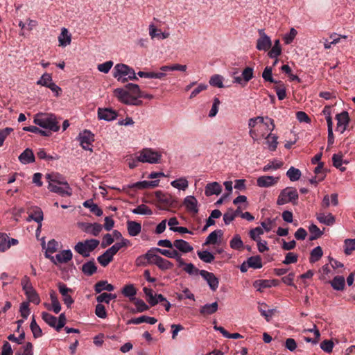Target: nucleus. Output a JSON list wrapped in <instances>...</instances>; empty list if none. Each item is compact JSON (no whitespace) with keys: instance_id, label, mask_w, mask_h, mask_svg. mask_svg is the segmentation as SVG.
<instances>
[{"instance_id":"1","label":"nucleus","mask_w":355,"mask_h":355,"mask_svg":"<svg viewBox=\"0 0 355 355\" xmlns=\"http://www.w3.org/2000/svg\"><path fill=\"white\" fill-rule=\"evenodd\" d=\"M33 122L37 125L53 132H58L60 130L59 121L56 116L52 113H37L34 116Z\"/></svg>"},{"instance_id":"2","label":"nucleus","mask_w":355,"mask_h":355,"mask_svg":"<svg viewBox=\"0 0 355 355\" xmlns=\"http://www.w3.org/2000/svg\"><path fill=\"white\" fill-rule=\"evenodd\" d=\"M113 76L118 81L125 83L128 80H137L135 70L125 64H116L113 69Z\"/></svg>"},{"instance_id":"3","label":"nucleus","mask_w":355,"mask_h":355,"mask_svg":"<svg viewBox=\"0 0 355 355\" xmlns=\"http://www.w3.org/2000/svg\"><path fill=\"white\" fill-rule=\"evenodd\" d=\"M98 245L99 241L97 239H86L78 242L73 248L77 253L83 257H88L90 256L91 252L95 250Z\"/></svg>"},{"instance_id":"4","label":"nucleus","mask_w":355,"mask_h":355,"mask_svg":"<svg viewBox=\"0 0 355 355\" xmlns=\"http://www.w3.org/2000/svg\"><path fill=\"white\" fill-rule=\"evenodd\" d=\"M162 154L150 148H145L137 152V160L141 163H159Z\"/></svg>"},{"instance_id":"5","label":"nucleus","mask_w":355,"mask_h":355,"mask_svg":"<svg viewBox=\"0 0 355 355\" xmlns=\"http://www.w3.org/2000/svg\"><path fill=\"white\" fill-rule=\"evenodd\" d=\"M299 196L297 189L294 187H286L280 191L277 200L278 205H283L288 202L293 205L297 203Z\"/></svg>"},{"instance_id":"6","label":"nucleus","mask_w":355,"mask_h":355,"mask_svg":"<svg viewBox=\"0 0 355 355\" xmlns=\"http://www.w3.org/2000/svg\"><path fill=\"white\" fill-rule=\"evenodd\" d=\"M114 94L120 102L125 105L139 106L141 105L143 103L142 101L132 96L125 87L124 88L115 89Z\"/></svg>"},{"instance_id":"7","label":"nucleus","mask_w":355,"mask_h":355,"mask_svg":"<svg viewBox=\"0 0 355 355\" xmlns=\"http://www.w3.org/2000/svg\"><path fill=\"white\" fill-rule=\"evenodd\" d=\"M80 146L85 150L92 151V143L94 141V135L88 130L80 132L78 136Z\"/></svg>"},{"instance_id":"8","label":"nucleus","mask_w":355,"mask_h":355,"mask_svg":"<svg viewBox=\"0 0 355 355\" xmlns=\"http://www.w3.org/2000/svg\"><path fill=\"white\" fill-rule=\"evenodd\" d=\"M258 33L259 37L257 40V49L263 51H268L272 46V41L270 37L266 34L263 29H259Z\"/></svg>"},{"instance_id":"9","label":"nucleus","mask_w":355,"mask_h":355,"mask_svg":"<svg viewBox=\"0 0 355 355\" xmlns=\"http://www.w3.org/2000/svg\"><path fill=\"white\" fill-rule=\"evenodd\" d=\"M58 288L60 293L62 295V300L67 308H70L73 304L74 300L71 297L70 293L73 292L72 289L68 288L66 284L62 282L58 284Z\"/></svg>"},{"instance_id":"10","label":"nucleus","mask_w":355,"mask_h":355,"mask_svg":"<svg viewBox=\"0 0 355 355\" xmlns=\"http://www.w3.org/2000/svg\"><path fill=\"white\" fill-rule=\"evenodd\" d=\"M48 189L50 191L59 194L61 196H71L72 195V189L69 184L62 185L49 184Z\"/></svg>"},{"instance_id":"11","label":"nucleus","mask_w":355,"mask_h":355,"mask_svg":"<svg viewBox=\"0 0 355 355\" xmlns=\"http://www.w3.org/2000/svg\"><path fill=\"white\" fill-rule=\"evenodd\" d=\"M200 275L207 282L209 288L212 291H216L219 285V281L214 273L201 270Z\"/></svg>"},{"instance_id":"12","label":"nucleus","mask_w":355,"mask_h":355,"mask_svg":"<svg viewBox=\"0 0 355 355\" xmlns=\"http://www.w3.org/2000/svg\"><path fill=\"white\" fill-rule=\"evenodd\" d=\"M336 119L337 120L336 131L343 134L346 130L349 123V119L348 112L344 111L340 114H337Z\"/></svg>"},{"instance_id":"13","label":"nucleus","mask_w":355,"mask_h":355,"mask_svg":"<svg viewBox=\"0 0 355 355\" xmlns=\"http://www.w3.org/2000/svg\"><path fill=\"white\" fill-rule=\"evenodd\" d=\"M117 112L112 108H98V118L99 120L112 121L116 119Z\"/></svg>"},{"instance_id":"14","label":"nucleus","mask_w":355,"mask_h":355,"mask_svg":"<svg viewBox=\"0 0 355 355\" xmlns=\"http://www.w3.org/2000/svg\"><path fill=\"white\" fill-rule=\"evenodd\" d=\"M73 257L71 250H64L55 256L50 257V260L55 264L67 263Z\"/></svg>"},{"instance_id":"15","label":"nucleus","mask_w":355,"mask_h":355,"mask_svg":"<svg viewBox=\"0 0 355 355\" xmlns=\"http://www.w3.org/2000/svg\"><path fill=\"white\" fill-rule=\"evenodd\" d=\"M279 180V177L271 175H262L257 179V184L261 188H267L277 184Z\"/></svg>"},{"instance_id":"16","label":"nucleus","mask_w":355,"mask_h":355,"mask_svg":"<svg viewBox=\"0 0 355 355\" xmlns=\"http://www.w3.org/2000/svg\"><path fill=\"white\" fill-rule=\"evenodd\" d=\"M173 248L178 252L187 254L191 252L193 248L189 242L183 239H175L173 241Z\"/></svg>"},{"instance_id":"17","label":"nucleus","mask_w":355,"mask_h":355,"mask_svg":"<svg viewBox=\"0 0 355 355\" xmlns=\"http://www.w3.org/2000/svg\"><path fill=\"white\" fill-rule=\"evenodd\" d=\"M223 236V232L221 230H216L208 235L203 245L219 243Z\"/></svg>"},{"instance_id":"18","label":"nucleus","mask_w":355,"mask_h":355,"mask_svg":"<svg viewBox=\"0 0 355 355\" xmlns=\"http://www.w3.org/2000/svg\"><path fill=\"white\" fill-rule=\"evenodd\" d=\"M159 180H144V181H139L135 182L129 186L130 188L132 189H145L148 188H155L157 187L159 185Z\"/></svg>"},{"instance_id":"19","label":"nucleus","mask_w":355,"mask_h":355,"mask_svg":"<svg viewBox=\"0 0 355 355\" xmlns=\"http://www.w3.org/2000/svg\"><path fill=\"white\" fill-rule=\"evenodd\" d=\"M221 191L222 186L217 182L208 183L205 187V194L206 196H218Z\"/></svg>"},{"instance_id":"20","label":"nucleus","mask_w":355,"mask_h":355,"mask_svg":"<svg viewBox=\"0 0 355 355\" xmlns=\"http://www.w3.org/2000/svg\"><path fill=\"white\" fill-rule=\"evenodd\" d=\"M184 205L189 212L197 214L198 212V200L193 196H187L184 199Z\"/></svg>"},{"instance_id":"21","label":"nucleus","mask_w":355,"mask_h":355,"mask_svg":"<svg viewBox=\"0 0 355 355\" xmlns=\"http://www.w3.org/2000/svg\"><path fill=\"white\" fill-rule=\"evenodd\" d=\"M316 218L319 221V223L327 226H331L336 222V218L331 213H318L316 215Z\"/></svg>"},{"instance_id":"22","label":"nucleus","mask_w":355,"mask_h":355,"mask_svg":"<svg viewBox=\"0 0 355 355\" xmlns=\"http://www.w3.org/2000/svg\"><path fill=\"white\" fill-rule=\"evenodd\" d=\"M127 230L130 236H137L141 232V225L137 221L128 220Z\"/></svg>"},{"instance_id":"23","label":"nucleus","mask_w":355,"mask_h":355,"mask_svg":"<svg viewBox=\"0 0 355 355\" xmlns=\"http://www.w3.org/2000/svg\"><path fill=\"white\" fill-rule=\"evenodd\" d=\"M157 320L154 317L148 315H141L138 318H133L127 322L128 324H139L143 322H146L150 324H154L157 322Z\"/></svg>"},{"instance_id":"24","label":"nucleus","mask_w":355,"mask_h":355,"mask_svg":"<svg viewBox=\"0 0 355 355\" xmlns=\"http://www.w3.org/2000/svg\"><path fill=\"white\" fill-rule=\"evenodd\" d=\"M19 162L23 164H28L35 162V155L30 148L25 149L19 156Z\"/></svg>"},{"instance_id":"25","label":"nucleus","mask_w":355,"mask_h":355,"mask_svg":"<svg viewBox=\"0 0 355 355\" xmlns=\"http://www.w3.org/2000/svg\"><path fill=\"white\" fill-rule=\"evenodd\" d=\"M149 35L152 39L158 38L159 40H164L169 37L168 32H162L161 30L157 28L155 25L149 26Z\"/></svg>"},{"instance_id":"26","label":"nucleus","mask_w":355,"mask_h":355,"mask_svg":"<svg viewBox=\"0 0 355 355\" xmlns=\"http://www.w3.org/2000/svg\"><path fill=\"white\" fill-rule=\"evenodd\" d=\"M46 178L48 180L49 184L54 183L55 184L59 185L68 184L65 178L58 173H48L46 175Z\"/></svg>"},{"instance_id":"27","label":"nucleus","mask_w":355,"mask_h":355,"mask_svg":"<svg viewBox=\"0 0 355 355\" xmlns=\"http://www.w3.org/2000/svg\"><path fill=\"white\" fill-rule=\"evenodd\" d=\"M59 45L65 47L70 44L71 42V35L68 30L62 28L60 35L58 36Z\"/></svg>"},{"instance_id":"28","label":"nucleus","mask_w":355,"mask_h":355,"mask_svg":"<svg viewBox=\"0 0 355 355\" xmlns=\"http://www.w3.org/2000/svg\"><path fill=\"white\" fill-rule=\"evenodd\" d=\"M265 139L268 150L271 152L276 150L278 145V137L276 135L270 132L265 137Z\"/></svg>"},{"instance_id":"29","label":"nucleus","mask_w":355,"mask_h":355,"mask_svg":"<svg viewBox=\"0 0 355 355\" xmlns=\"http://www.w3.org/2000/svg\"><path fill=\"white\" fill-rule=\"evenodd\" d=\"M82 272L87 276H91L96 272L97 267L94 260H90L82 266Z\"/></svg>"},{"instance_id":"30","label":"nucleus","mask_w":355,"mask_h":355,"mask_svg":"<svg viewBox=\"0 0 355 355\" xmlns=\"http://www.w3.org/2000/svg\"><path fill=\"white\" fill-rule=\"evenodd\" d=\"M114 289V287L112 284L104 280L99 281L94 285V291L96 293H101L103 291L111 292Z\"/></svg>"},{"instance_id":"31","label":"nucleus","mask_w":355,"mask_h":355,"mask_svg":"<svg viewBox=\"0 0 355 355\" xmlns=\"http://www.w3.org/2000/svg\"><path fill=\"white\" fill-rule=\"evenodd\" d=\"M218 308V304L217 302H214L211 304H206L200 307V313L204 315H211L217 311Z\"/></svg>"},{"instance_id":"32","label":"nucleus","mask_w":355,"mask_h":355,"mask_svg":"<svg viewBox=\"0 0 355 355\" xmlns=\"http://www.w3.org/2000/svg\"><path fill=\"white\" fill-rule=\"evenodd\" d=\"M230 246L234 250L241 251L244 248L243 242L239 234H235L230 241Z\"/></svg>"},{"instance_id":"33","label":"nucleus","mask_w":355,"mask_h":355,"mask_svg":"<svg viewBox=\"0 0 355 355\" xmlns=\"http://www.w3.org/2000/svg\"><path fill=\"white\" fill-rule=\"evenodd\" d=\"M83 206L88 208L89 211L94 214L97 216L103 215V210L98 207V206L93 202L92 200H88L83 202Z\"/></svg>"},{"instance_id":"34","label":"nucleus","mask_w":355,"mask_h":355,"mask_svg":"<svg viewBox=\"0 0 355 355\" xmlns=\"http://www.w3.org/2000/svg\"><path fill=\"white\" fill-rule=\"evenodd\" d=\"M282 166H283L282 162H281L277 159H273L272 160H269L268 163L263 167L262 171L263 172H268L270 171H276V170L280 168Z\"/></svg>"},{"instance_id":"35","label":"nucleus","mask_w":355,"mask_h":355,"mask_svg":"<svg viewBox=\"0 0 355 355\" xmlns=\"http://www.w3.org/2000/svg\"><path fill=\"white\" fill-rule=\"evenodd\" d=\"M171 185L175 189L184 191L189 187V182L186 178L182 177L177 180H173L171 182Z\"/></svg>"},{"instance_id":"36","label":"nucleus","mask_w":355,"mask_h":355,"mask_svg":"<svg viewBox=\"0 0 355 355\" xmlns=\"http://www.w3.org/2000/svg\"><path fill=\"white\" fill-rule=\"evenodd\" d=\"M153 264H155L159 269L162 270L171 269L173 267V264L167 259L162 258L159 256L157 257L156 261H153Z\"/></svg>"},{"instance_id":"37","label":"nucleus","mask_w":355,"mask_h":355,"mask_svg":"<svg viewBox=\"0 0 355 355\" xmlns=\"http://www.w3.org/2000/svg\"><path fill=\"white\" fill-rule=\"evenodd\" d=\"M114 255L107 250L97 257V261L103 267L107 266L113 259Z\"/></svg>"},{"instance_id":"38","label":"nucleus","mask_w":355,"mask_h":355,"mask_svg":"<svg viewBox=\"0 0 355 355\" xmlns=\"http://www.w3.org/2000/svg\"><path fill=\"white\" fill-rule=\"evenodd\" d=\"M121 293L125 297H128L130 300H135V296L137 293V290L133 284H130L123 286L121 290Z\"/></svg>"},{"instance_id":"39","label":"nucleus","mask_w":355,"mask_h":355,"mask_svg":"<svg viewBox=\"0 0 355 355\" xmlns=\"http://www.w3.org/2000/svg\"><path fill=\"white\" fill-rule=\"evenodd\" d=\"M58 243L55 239L50 240L47 243V247L45 251V257L50 259L53 257L52 254L58 250Z\"/></svg>"},{"instance_id":"40","label":"nucleus","mask_w":355,"mask_h":355,"mask_svg":"<svg viewBox=\"0 0 355 355\" xmlns=\"http://www.w3.org/2000/svg\"><path fill=\"white\" fill-rule=\"evenodd\" d=\"M331 286L336 291H342L345 287V278L343 276H336L331 282Z\"/></svg>"},{"instance_id":"41","label":"nucleus","mask_w":355,"mask_h":355,"mask_svg":"<svg viewBox=\"0 0 355 355\" xmlns=\"http://www.w3.org/2000/svg\"><path fill=\"white\" fill-rule=\"evenodd\" d=\"M302 175L301 171L293 166H291L286 172V176L291 182H295L300 180Z\"/></svg>"},{"instance_id":"42","label":"nucleus","mask_w":355,"mask_h":355,"mask_svg":"<svg viewBox=\"0 0 355 355\" xmlns=\"http://www.w3.org/2000/svg\"><path fill=\"white\" fill-rule=\"evenodd\" d=\"M15 355H33V344L30 342H27L19 350L16 352Z\"/></svg>"},{"instance_id":"43","label":"nucleus","mask_w":355,"mask_h":355,"mask_svg":"<svg viewBox=\"0 0 355 355\" xmlns=\"http://www.w3.org/2000/svg\"><path fill=\"white\" fill-rule=\"evenodd\" d=\"M42 318L46 324L56 329L57 318L55 316L50 314L49 313L43 312L42 313Z\"/></svg>"},{"instance_id":"44","label":"nucleus","mask_w":355,"mask_h":355,"mask_svg":"<svg viewBox=\"0 0 355 355\" xmlns=\"http://www.w3.org/2000/svg\"><path fill=\"white\" fill-rule=\"evenodd\" d=\"M309 231L311 233L309 238L310 241L315 240L320 238L323 232L321 231L316 225L312 223L309 227Z\"/></svg>"},{"instance_id":"45","label":"nucleus","mask_w":355,"mask_h":355,"mask_svg":"<svg viewBox=\"0 0 355 355\" xmlns=\"http://www.w3.org/2000/svg\"><path fill=\"white\" fill-rule=\"evenodd\" d=\"M323 252L322 248L320 246H317L314 248L310 253V259L309 261L311 263H315L320 260V259L322 257Z\"/></svg>"},{"instance_id":"46","label":"nucleus","mask_w":355,"mask_h":355,"mask_svg":"<svg viewBox=\"0 0 355 355\" xmlns=\"http://www.w3.org/2000/svg\"><path fill=\"white\" fill-rule=\"evenodd\" d=\"M197 254L199 259L205 263H211L215 258L214 254L208 250L198 251Z\"/></svg>"},{"instance_id":"47","label":"nucleus","mask_w":355,"mask_h":355,"mask_svg":"<svg viewBox=\"0 0 355 355\" xmlns=\"http://www.w3.org/2000/svg\"><path fill=\"white\" fill-rule=\"evenodd\" d=\"M248 266L254 269H259L262 268L263 264L261 259L259 256H252L248 259Z\"/></svg>"},{"instance_id":"48","label":"nucleus","mask_w":355,"mask_h":355,"mask_svg":"<svg viewBox=\"0 0 355 355\" xmlns=\"http://www.w3.org/2000/svg\"><path fill=\"white\" fill-rule=\"evenodd\" d=\"M253 286L259 292H262L264 288H271V282L268 279H258L254 282Z\"/></svg>"},{"instance_id":"49","label":"nucleus","mask_w":355,"mask_h":355,"mask_svg":"<svg viewBox=\"0 0 355 355\" xmlns=\"http://www.w3.org/2000/svg\"><path fill=\"white\" fill-rule=\"evenodd\" d=\"M30 328L35 338H40L42 336V331L40 326L37 324L34 316L32 317Z\"/></svg>"},{"instance_id":"50","label":"nucleus","mask_w":355,"mask_h":355,"mask_svg":"<svg viewBox=\"0 0 355 355\" xmlns=\"http://www.w3.org/2000/svg\"><path fill=\"white\" fill-rule=\"evenodd\" d=\"M333 165L336 168L340 169L341 171H345L346 168L343 166V163H347L343 159V155L339 154H334L332 156Z\"/></svg>"},{"instance_id":"51","label":"nucleus","mask_w":355,"mask_h":355,"mask_svg":"<svg viewBox=\"0 0 355 355\" xmlns=\"http://www.w3.org/2000/svg\"><path fill=\"white\" fill-rule=\"evenodd\" d=\"M102 230V225L97 223H94L89 224V225L87 227L86 231L88 233L91 234L92 235L96 236L100 234Z\"/></svg>"},{"instance_id":"52","label":"nucleus","mask_w":355,"mask_h":355,"mask_svg":"<svg viewBox=\"0 0 355 355\" xmlns=\"http://www.w3.org/2000/svg\"><path fill=\"white\" fill-rule=\"evenodd\" d=\"M116 298V294L103 293L96 297V301L98 303L105 302L108 304L112 300H114Z\"/></svg>"},{"instance_id":"53","label":"nucleus","mask_w":355,"mask_h":355,"mask_svg":"<svg viewBox=\"0 0 355 355\" xmlns=\"http://www.w3.org/2000/svg\"><path fill=\"white\" fill-rule=\"evenodd\" d=\"M132 212L135 214L140 215H151L153 214L152 210L146 205L142 204L137 206L136 208L132 210Z\"/></svg>"},{"instance_id":"54","label":"nucleus","mask_w":355,"mask_h":355,"mask_svg":"<svg viewBox=\"0 0 355 355\" xmlns=\"http://www.w3.org/2000/svg\"><path fill=\"white\" fill-rule=\"evenodd\" d=\"M125 88L128 90L129 93L132 96L137 98V99L139 98V95L141 94V89L139 86L137 84L128 83L125 85Z\"/></svg>"},{"instance_id":"55","label":"nucleus","mask_w":355,"mask_h":355,"mask_svg":"<svg viewBox=\"0 0 355 355\" xmlns=\"http://www.w3.org/2000/svg\"><path fill=\"white\" fill-rule=\"evenodd\" d=\"M43 212L41 209L36 208L35 210L31 213L28 218V220H33L37 223L41 225L42 221L43 220Z\"/></svg>"},{"instance_id":"56","label":"nucleus","mask_w":355,"mask_h":355,"mask_svg":"<svg viewBox=\"0 0 355 355\" xmlns=\"http://www.w3.org/2000/svg\"><path fill=\"white\" fill-rule=\"evenodd\" d=\"M209 84L218 88H223L225 87L223 85V77L218 74H215L210 78Z\"/></svg>"},{"instance_id":"57","label":"nucleus","mask_w":355,"mask_h":355,"mask_svg":"<svg viewBox=\"0 0 355 355\" xmlns=\"http://www.w3.org/2000/svg\"><path fill=\"white\" fill-rule=\"evenodd\" d=\"M277 84L278 85L275 86L274 89L276 92L278 99L281 101L286 98V87L284 86V84L282 81H279Z\"/></svg>"},{"instance_id":"58","label":"nucleus","mask_w":355,"mask_h":355,"mask_svg":"<svg viewBox=\"0 0 355 355\" xmlns=\"http://www.w3.org/2000/svg\"><path fill=\"white\" fill-rule=\"evenodd\" d=\"M355 250V239H347L344 241V252L345 254L349 255Z\"/></svg>"},{"instance_id":"59","label":"nucleus","mask_w":355,"mask_h":355,"mask_svg":"<svg viewBox=\"0 0 355 355\" xmlns=\"http://www.w3.org/2000/svg\"><path fill=\"white\" fill-rule=\"evenodd\" d=\"M25 295L28 300V302H32L35 304H39L40 303V296L35 288L32 289Z\"/></svg>"},{"instance_id":"60","label":"nucleus","mask_w":355,"mask_h":355,"mask_svg":"<svg viewBox=\"0 0 355 355\" xmlns=\"http://www.w3.org/2000/svg\"><path fill=\"white\" fill-rule=\"evenodd\" d=\"M21 286L22 287V290L24 292V294L27 293L32 289H33V286L31 282V279L29 277L25 275L23 277L21 281Z\"/></svg>"},{"instance_id":"61","label":"nucleus","mask_w":355,"mask_h":355,"mask_svg":"<svg viewBox=\"0 0 355 355\" xmlns=\"http://www.w3.org/2000/svg\"><path fill=\"white\" fill-rule=\"evenodd\" d=\"M272 75V68L270 67H266L263 71L262 78L265 81L277 84L279 81L275 80Z\"/></svg>"},{"instance_id":"62","label":"nucleus","mask_w":355,"mask_h":355,"mask_svg":"<svg viewBox=\"0 0 355 355\" xmlns=\"http://www.w3.org/2000/svg\"><path fill=\"white\" fill-rule=\"evenodd\" d=\"M153 250H155L157 252H159L162 255L171 259H173L175 256H176V254L178 252L176 250H174L173 248V250H170L159 248H154Z\"/></svg>"},{"instance_id":"63","label":"nucleus","mask_w":355,"mask_h":355,"mask_svg":"<svg viewBox=\"0 0 355 355\" xmlns=\"http://www.w3.org/2000/svg\"><path fill=\"white\" fill-rule=\"evenodd\" d=\"M53 81L52 76L50 73H44L40 78L37 81V85H42L47 87L48 85Z\"/></svg>"},{"instance_id":"64","label":"nucleus","mask_w":355,"mask_h":355,"mask_svg":"<svg viewBox=\"0 0 355 355\" xmlns=\"http://www.w3.org/2000/svg\"><path fill=\"white\" fill-rule=\"evenodd\" d=\"M297 34V31L294 28H291L290 29L289 33H286L283 37L284 43L286 44H291L293 42V41L294 40L295 37H296Z\"/></svg>"}]
</instances>
